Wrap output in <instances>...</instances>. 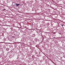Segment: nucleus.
Instances as JSON below:
<instances>
[{
    "mask_svg": "<svg viewBox=\"0 0 65 65\" xmlns=\"http://www.w3.org/2000/svg\"><path fill=\"white\" fill-rule=\"evenodd\" d=\"M19 5H20V4H16V5L17 6H18Z\"/></svg>",
    "mask_w": 65,
    "mask_h": 65,
    "instance_id": "1",
    "label": "nucleus"
},
{
    "mask_svg": "<svg viewBox=\"0 0 65 65\" xmlns=\"http://www.w3.org/2000/svg\"><path fill=\"white\" fill-rule=\"evenodd\" d=\"M48 33H50L48 32Z\"/></svg>",
    "mask_w": 65,
    "mask_h": 65,
    "instance_id": "4",
    "label": "nucleus"
},
{
    "mask_svg": "<svg viewBox=\"0 0 65 65\" xmlns=\"http://www.w3.org/2000/svg\"><path fill=\"white\" fill-rule=\"evenodd\" d=\"M2 43H8L9 44H11L10 43H5L4 42H3Z\"/></svg>",
    "mask_w": 65,
    "mask_h": 65,
    "instance_id": "2",
    "label": "nucleus"
},
{
    "mask_svg": "<svg viewBox=\"0 0 65 65\" xmlns=\"http://www.w3.org/2000/svg\"><path fill=\"white\" fill-rule=\"evenodd\" d=\"M30 13V14H31V13Z\"/></svg>",
    "mask_w": 65,
    "mask_h": 65,
    "instance_id": "5",
    "label": "nucleus"
},
{
    "mask_svg": "<svg viewBox=\"0 0 65 65\" xmlns=\"http://www.w3.org/2000/svg\"><path fill=\"white\" fill-rule=\"evenodd\" d=\"M61 26H62V27H63V26L62 25H61Z\"/></svg>",
    "mask_w": 65,
    "mask_h": 65,
    "instance_id": "3",
    "label": "nucleus"
}]
</instances>
